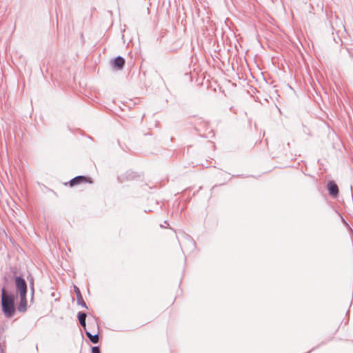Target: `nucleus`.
<instances>
[{"label":"nucleus","instance_id":"nucleus-7","mask_svg":"<svg viewBox=\"0 0 353 353\" xmlns=\"http://www.w3.org/2000/svg\"><path fill=\"white\" fill-rule=\"evenodd\" d=\"M85 332H86L87 336L90 339V340L93 343H97L99 342V336H98L97 333H95L94 334H92L89 331H87L86 330H85Z\"/></svg>","mask_w":353,"mask_h":353},{"label":"nucleus","instance_id":"nucleus-10","mask_svg":"<svg viewBox=\"0 0 353 353\" xmlns=\"http://www.w3.org/2000/svg\"><path fill=\"white\" fill-rule=\"evenodd\" d=\"M92 353H100V350L98 347H93L92 348Z\"/></svg>","mask_w":353,"mask_h":353},{"label":"nucleus","instance_id":"nucleus-8","mask_svg":"<svg viewBox=\"0 0 353 353\" xmlns=\"http://www.w3.org/2000/svg\"><path fill=\"white\" fill-rule=\"evenodd\" d=\"M78 319H79V323L81 324V325L84 328V330H85V319H86V314L85 313H79V316H78Z\"/></svg>","mask_w":353,"mask_h":353},{"label":"nucleus","instance_id":"nucleus-6","mask_svg":"<svg viewBox=\"0 0 353 353\" xmlns=\"http://www.w3.org/2000/svg\"><path fill=\"white\" fill-rule=\"evenodd\" d=\"M21 301L18 306V310L21 312H24L27 309V300L26 295L20 296Z\"/></svg>","mask_w":353,"mask_h":353},{"label":"nucleus","instance_id":"nucleus-4","mask_svg":"<svg viewBox=\"0 0 353 353\" xmlns=\"http://www.w3.org/2000/svg\"><path fill=\"white\" fill-rule=\"evenodd\" d=\"M327 190L329 194L333 197H336L339 194V188L337 185L332 181L327 183Z\"/></svg>","mask_w":353,"mask_h":353},{"label":"nucleus","instance_id":"nucleus-3","mask_svg":"<svg viewBox=\"0 0 353 353\" xmlns=\"http://www.w3.org/2000/svg\"><path fill=\"white\" fill-rule=\"evenodd\" d=\"M92 181L90 178L84 176H78L74 179H72L70 181V186L73 187L81 183H92Z\"/></svg>","mask_w":353,"mask_h":353},{"label":"nucleus","instance_id":"nucleus-11","mask_svg":"<svg viewBox=\"0 0 353 353\" xmlns=\"http://www.w3.org/2000/svg\"><path fill=\"white\" fill-rule=\"evenodd\" d=\"M78 302L81 303L83 306H85V302L83 301V299H82V301H78Z\"/></svg>","mask_w":353,"mask_h":353},{"label":"nucleus","instance_id":"nucleus-5","mask_svg":"<svg viewBox=\"0 0 353 353\" xmlns=\"http://www.w3.org/2000/svg\"><path fill=\"white\" fill-rule=\"evenodd\" d=\"M125 64V59L121 57H118L112 61V66L117 70H121Z\"/></svg>","mask_w":353,"mask_h":353},{"label":"nucleus","instance_id":"nucleus-2","mask_svg":"<svg viewBox=\"0 0 353 353\" xmlns=\"http://www.w3.org/2000/svg\"><path fill=\"white\" fill-rule=\"evenodd\" d=\"M15 284L20 296L26 295L27 285L25 280L21 277L17 276L15 278Z\"/></svg>","mask_w":353,"mask_h":353},{"label":"nucleus","instance_id":"nucleus-1","mask_svg":"<svg viewBox=\"0 0 353 353\" xmlns=\"http://www.w3.org/2000/svg\"><path fill=\"white\" fill-rule=\"evenodd\" d=\"M1 306L6 316L11 317L14 314V297L12 294H7L4 288L1 290Z\"/></svg>","mask_w":353,"mask_h":353},{"label":"nucleus","instance_id":"nucleus-9","mask_svg":"<svg viewBox=\"0 0 353 353\" xmlns=\"http://www.w3.org/2000/svg\"><path fill=\"white\" fill-rule=\"evenodd\" d=\"M74 291L77 294V301H82V296H81L79 289L77 287H74Z\"/></svg>","mask_w":353,"mask_h":353}]
</instances>
